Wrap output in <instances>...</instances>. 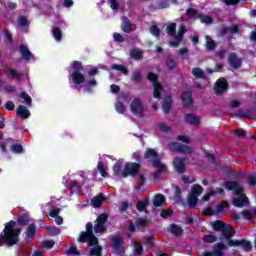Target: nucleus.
Instances as JSON below:
<instances>
[{
    "label": "nucleus",
    "instance_id": "nucleus-14",
    "mask_svg": "<svg viewBox=\"0 0 256 256\" xmlns=\"http://www.w3.org/2000/svg\"><path fill=\"white\" fill-rule=\"evenodd\" d=\"M227 249V246L223 243H219L215 246L213 252H206L203 254V256H223V251Z\"/></svg>",
    "mask_w": 256,
    "mask_h": 256
},
{
    "label": "nucleus",
    "instance_id": "nucleus-29",
    "mask_svg": "<svg viewBox=\"0 0 256 256\" xmlns=\"http://www.w3.org/2000/svg\"><path fill=\"white\" fill-rule=\"evenodd\" d=\"M253 215H255L256 217V208L253 211L245 210L242 212V217H244V219H246L247 221H252Z\"/></svg>",
    "mask_w": 256,
    "mask_h": 256
},
{
    "label": "nucleus",
    "instance_id": "nucleus-54",
    "mask_svg": "<svg viewBox=\"0 0 256 256\" xmlns=\"http://www.w3.org/2000/svg\"><path fill=\"white\" fill-rule=\"evenodd\" d=\"M12 153H23V146L16 144L11 147Z\"/></svg>",
    "mask_w": 256,
    "mask_h": 256
},
{
    "label": "nucleus",
    "instance_id": "nucleus-10",
    "mask_svg": "<svg viewBox=\"0 0 256 256\" xmlns=\"http://www.w3.org/2000/svg\"><path fill=\"white\" fill-rule=\"evenodd\" d=\"M112 245L117 255H123L127 251V247L123 245V238L121 236H114L112 238Z\"/></svg>",
    "mask_w": 256,
    "mask_h": 256
},
{
    "label": "nucleus",
    "instance_id": "nucleus-37",
    "mask_svg": "<svg viewBox=\"0 0 256 256\" xmlns=\"http://www.w3.org/2000/svg\"><path fill=\"white\" fill-rule=\"evenodd\" d=\"M98 170L102 177H107L109 173H107V165L103 164V162L98 163Z\"/></svg>",
    "mask_w": 256,
    "mask_h": 256
},
{
    "label": "nucleus",
    "instance_id": "nucleus-18",
    "mask_svg": "<svg viewBox=\"0 0 256 256\" xmlns=\"http://www.w3.org/2000/svg\"><path fill=\"white\" fill-rule=\"evenodd\" d=\"M17 116L21 117L22 119H29V117H31V112H29V109H27V107L20 105L17 108Z\"/></svg>",
    "mask_w": 256,
    "mask_h": 256
},
{
    "label": "nucleus",
    "instance_id": "nucleus-27",
    "mask_svg": "<svg viewBox=\"0 0 256 256\" xmlns=\"http://www.w3.org/2000/svg\"><path fill=\"white\" fill-rule=\"evenodd\" d=\"M18 25H19L20 31H27V27H29V22L27 21V18L19 17Z\"/></svg>",
    "mask_w": 256,
    "mask_h": 256
},
{
    "label": "nucleus",
    "instance_id": "nucleus-19",
    "mask_svg": "<svg viewBox=\"0 0 256 256\" xmlns=\"http://www.w3.org/2000/svg\"><path fill=\"white\" fill-rule=\"evenodd\" d=\"M228 62L230 63L233 69H239L241 67V60L237 58V55L230 54L228 57Z\"/></svg>",
    "mask_w": 256,
    "mask_h": 256
},
{
    "label": "nucleus",
    "instance_id": "nucleus-39",
    "mask_svg": "<svg viewBox=\"0 0 256 256\" xmlns=\"http://www.w3.org/2000/svg\"><path fill=\"white\" fill-rule=\"evenodd\" d=\"M197 196H193L192 194L188 195L187 204L189 207H196L197 206Z\"/></svg>",
    "mask_w": 256,
    "mask_h": 256
},
{
    "label": "nucleus",
    "instance_id": "nucleus-16",
    "mask_svg": "<svg viewBox=\"0 0 256 256\" xmlns=\"http://www.w3.org/2000/svg\"><path fill=\"white\" fill-rule=\"evenodd\" d=\"M227 87H228V84L225 78L218 79L215 85V91L217 95L223 93V91H227Z\"/></svg>",
    "mask_w": 256,
    "mask_h": 256
},
{
    "label": "nucleus",
    "instance_id": "nucleus-5",
    "mask_svg": "<svg viewBox=\"0 0 256 256\" xmlns=\"http://www.w3.org/2000/svg\"><path fill=\"white\" fill-rule=\"evenodd\" d=\"M144 157L153 163L155 169H157L159 173H165L167 171V166L161 163V160H159V154H157L154 149H147Z\"/></svg>",
    "mask_w": 256,
    "mask_h": 256
},
{
    "label": "nucleus",
    "instance_id": "nucleus-49",
    "mask_svg": "<svg viewBox=\"0 0 256 256\" xmlns=\"http://www.w3.org/2000/svg\"><path fill=\"white\" fill-rule=\"evenodd\" d=\"M112 69L116 71H121L122 73H124V75H127V68L123 65L115 64L112 66Z\"/></svg>",
    "mask_w": 256,
    "mask_h": 256
},
{
    "label": "nucleus",
    "instance_id": "nucleus-4",
    "mask_svg": "<svg viewBox=\"0 0 256 256\" xmlns=\"http://www.w3.org/2000/svg\"><path fill=\"white\" fill-rule=\"evenodd\" d=\"M225 187L229 191H234L235 196L233 197V205L235 207H245V205L249 203V199L243 193V186H241L239 183L235 181L226 182Z\"/></svg>",
    "mask_w": 256,
    "mask_h": 256
},
{
    "label": "nucleus",
    "instance_id": "nucleus-48",
    "mask_svg": "<svg viewBox=\"0 0 256 256\" xmlns=\"http://www.w3.org/2000/svg\"><path fill=\"white\" fill-rule=\"evenodd\" d=\"M192 73L194 75V77H198L199 79H203L205 73H203V70H201L200 68H195L192 70Z\"/></svg>",
    "mask_w": 256,
    "mask_h": 256
},
{
    "label": "nucleus",
    "instance_id": "nucleus-50",
    "mask_svg": "<svg viewBox=\"0 0 256 256\" xmlns=\"http://www.w3.org/2000/svg\"><path fill=\"white\" fill-rule=\"evenodd\" d=\"M177 29V24L172 23L167 26V33L168 35H175V30Z\"/></svg>",
    "mask_w": 256,
    "mask_h": 256
},
{
    "label": "nucleus",
    "instance_id": "nucleus-41",
    "mask_svg": "<svg viewBox=\"0 0 256 256\" xmlns=\"http://www.w3.org/2000/svg\"><path fill=\"white\" fill-rule=\"evenodd\" d=\"M26 236L28 239H33L35 237V225L30 224L27 228Z\"/></svg>",
    "mask_w": 256,
    "mask_h": 256
},
{
    "label": "nucleus",
    "instance_id": "nucleus-63",
    "mask_svg": "<svg viewBox=\"0 0 256 256\" xmlns=\"http://www.w3.org/2000/svg\"><path fill=\"white\" fill-rule=\"evenodd\" d=\"M248 183L251 186H255L256 185V175H251L248 177Z\"/></svg>",
    "mask_w": 256,
    "mask_h": 256
},
{
    "label": "nucleus",
    "instance_id": "nucleus-40",
    "mask_svg": "<svg viewBox=\"0 0 256 256\" xmlns=\"http://www.w3.org/2000/svg\"><path fill=\"white\" fill-rule=\"evenodd\" d=\"M52 34L56 41H61V37H63V34L61 33V29H59L58 27H54L52 29Z\"/></svg>",
    "mask_w": 256,
    "mask_h": 256
},
{
    "label": "nucleus",
    "instance_id": "nucleus-31",
    "mask_svg": "<svg viewBox=\"0 0 256 256\" xmlns=\"http://www.w3.org/2000/svg\"><path fill=\"white\" fill-rule=\"evenodd\" d=\"M46 231L51 237H55V235H59L61 233V229L51 226H47Z\"/></svg>",
    "mask_w": 256,
    "mask_h": 256
},
{
    "label": "nucleus",
    "instance_id": "nucleus-12",
    "mask_svg": "<svg viewBox=\"0 0 256 256\" xmlns=\"http://www.w3.org/2000/svg\"><path fill=\"white\" fill-rule=\"evenodd\" d=\"M105 223H107V214H101L97 218V223L94 227L95 233H103L105 231Z\"/></svg>",
    "mask_w": 256,
    "mask_h": 256
},
{
    "label": "nucleus",
    "instance_id": "nucleus-26",
    "mask_svg": "<svg viewBox=\"0 0 256 256\" xmlns=\"http://www.w3.org/2000/svg\"><path fill=\"white\" fill-rule=\"evenodd\" d=\"M103 201H105V197H103V194H100L92 199L91 205L96 208L101 207V203H103Z\"/></svg>",
    "mask_w": 256,
    "mask_h": 256
},
{
    "label": "nucleus",
    "instance_id": "nucleus-52",
    "mask_svg": "<svg viewBox=\"0 0 256 256\" xmlns=\"http://www.w3.org/2000/svg\"><path fill=\"white\" fill-rule=\"evenodd\" d=\"M205 243H215L217 241V236L215 235H206L204 236Z\"/></svg>",
    "mask_w": 256,
    "mask_h": 256
},
{
    "label": "nucleus",
    "instance_id": "nucleus-17",
    "mask_svg": "<svg viewBox=\"0 0 256 256\" xmlns=\"http://www.w3.org/2000/svg\"><path fill=\"white\" fill-rule=\"evenodd\" d=\"M20 53L22 59H25V61H31V59H33V54L31 53V51H29V48L25 44H22L20 46Z\"/></svg>",
    "mask_w": 256,
    "mask_h": 256
},
{
    "label": "nucleus",
    "instance_id": "nucleus-33",
    "mask_svg": "<svg viewBox=\"0 0 256 256\" xmlns=\"http://www.w3.org/2000/svg\"><path fill=\"white\" fill-rule=\"evenodd\" d=\"M113 173L116 177H123V171H121V162L118 161L114 166H113Z\"/></svg>",
    "mask_w": 256,
    "mask_h": 256
},
{
    "label": "nucleus",
    "instance_id": "nucleus-60",
    "mask_svg": "<svg viewBox=\"0 0 256 256\" xmlns=\"http://www.w3.org/2000/svg\"><path fill=\"white\" fill-rule=\"evenodd\" d=\"M178 141H181L182 143H190L191 139L189 136L186 135H180L177 137Z\"/></svg>",
    "mask_w": 256,
    "mask_h": 256
},
{
    "label": "nucleus",
    "instance_id": "nucleus-13",
    "mask_svg": "<svg viewBox=\"0 0 256 256\" xmlns=\"http://www.w3.org/2000/svg\"><path fill=\"white\" fill-rule=\"evenodd\" d=\"M185 33H187L185 26H180L178 34L175 36L174 40L169 43L170 47H179V43L183 40V35H185Z\"/></svg>",
    "mask_w": 256,
    "mask_h": 256
},
{
    "label": "nucleus",
    "instance_id": "nucleus-59",
    "mask_svg": "<svg viewBox=\"0 0 256 256\" xmlns=\"http://www.w3.org/2000/svg\"><path fill=\"white\" fill-rule=\"evenodd\" d=\"M59 213H61V209L59 208H52L50 210V217H59Z\"/></svg>",
    "mask_w": 256,
    "mask_h": 256
},
{
    "label": "nucleus",
    "instance_id": "nucleus-51",
    "mask_svg": "<svg viewBox=\"0 0 256 256\" xmlns=\"http://www.w3.org/2000/svg\"><path fill=\"white\" fill-rule=\"evenodd\" d=\"M203 215H209V216H211V215H217V210L215 209H213V208H211V207H207V208H205L204 210H203Z\"/></svg>",
    "mask_w": 256,
    "mask_h": 256
},
{
    "label": "nucleus",
    "instance_id": "nucleus-35",
    "mask_svg": "<svg viewBox=\"0 0 256 256\" xmlns=\"http://www.w3.org/2000/svg\"><path fill=\"white\" fill-rule=\"evenodd\" d=\"M217 47V43L211 39V37L206 36V49L208 51H212V49H215Z\"/></svg>",
    "mask_w": 256,
    "mask_h": 256
},
{
    "label": "nucleus",
    "instance_id": "nucleus-55",
    "mask_svg": "<svg viewBox=\"0 0 256 256\" xmlns=\"http://www.w3.org/2000/svg\"><path fill=\"white\" fill-rule=\"evenodd\" d=\"M150 33L154 36V37H159L160 34V30L157 26L153 25L150 28Z\"/></svg>",
    "mask_w": 256,
    "mask_h": 256
},
{
    "label": "nucleus",
    "instance_id": "nucleus-47",
    "mask_svg": "<svg viewBox=\"0 0 256 256\" xmlns=\"http://www.w3.org/2000/svg\"><path fill=\"white\" fill-rule=\"evenodd\" d=\"M115 109H116L117 113H120L121 115H123V113H125V106L123 105L122 102L117 101L115 104Z\"/></svg>",
    "mask_w": 256,
    "mask_h": 256
},
{
    "label": "nucleus",
    "instance_id": "nucleus-53",
    "mask_svg": "<svg viewBox=\"0 0 256 256\" xmlns=\"http://www.w3.org/2000/svg\"><path fill=\"white\" fill-rule=\"evenodd\" d=\"M55 245V242L53 240H46L42 243L43 249H51Z\"/></svg>",
    "mask_w": 256,
    "mask_h": 256
},
{
    "label": "nucleus",
    "instance_id": "nucleus-44",
    "mask_svg": "<svg viewBox=\"0 0 256 256\" xmlns=\"http://www.w3.org/2000/svg\"><path fill=\"white\" fill-rule=\"evenodd\" d=\"M147 205H149V201L148 200H142V201H139L137 203V210L138 211H145V209L147 208Z\"/></svg>",
    "mask_w": 256,
    "mask_h": 256
},
{
    "label": "nucleus",
    "instance_id": "nucleus-46",
    "mask_svg": "<svg viewBox=\"0 0 256 256\" xmlns=\"http://www.w3.org/2000/svg\"><path fill=\"white\" fill-rule=\"evenodd\" d=\"M21 99H23V103H25V105H28V107H31V97L29 95H27V93L22 92L20 94Z\"/></svg>",
    "mask_w": 256,
    "mask_h": 256
},
{
    "label": "nucleus",
    "instance_id": "nucleus-6",
    "mask_svg": "<svg viewBox=\"0 0 256 256\" xmlns=\"http://www.w3.org/2000/svg\"><path fill=\"white\" fill-rule=\"evenodd\" d=\"M72 69L74 70L72 73V80L75 85H81V83H85V76L79 72L83 71V65L81 62L74 61L72 63Z\"/></svg>",
    "mask_w": 256,
    "mask_h": 256
},
{
    "label": "nucleus",
    "instance_id": "nucleus-15",
    "mask_svg": "<svg viewBox=\"0 0 256 256\" xmlns=\"http://www.w3.org/2000/svg\"><path fill=\"white\" fill-rule=\"evenodd\" d=\"M173 166L177 173H185V158L176 157Z\"/></svg>",
    "mask_w": 256,
    "mask_h": 256
},
{
    "label": "nucleus",
    "instance_id": "nucleus-28",
    "mask_svg": "<svg viewBox=\"0 0 256 256\" xmlns=\"http://www.w3.org/2000/svg\"><path fill=\"white\" fill-rule=\"evenodd\" d=\"M78 177H81V180L79 182H77V180H75L72 183V187H76V189H79V187H81V185H83V181H85V172H83V171L79 172V175L76 176V179H78Z\"/></svg>",
    "mask_w": 256,
    "mask_h": 256
},
{
    "label": "nucleus",
    "instance_id": "nucleus-32",
    "mask_svg": "<svg viewBox=\"0 0 256 256\" xmlns=\"http://www.w3.org/2000/svg\"><path fill=\"white\" fill-rule=\"evenodd\" d=\"M122 31H124V33H129V31H131V23L129 22V19L127 18H122Z\"/></svg>",
    "mask_w": 256,
    "mask_h": 256
},
{
    "label": "nucleus",
    "instance_id": "nucleus-61",
    "mask_svg": "<svg viewBox=\"0 0 256 256\" xmlns=\"http://www.w3.org/2000/svg\"><path fill=\"white\" fill-rule=\"evenodd\" d=\"M171 215H173V210H163L161 212V217H163V219H167V217H171Z\"/></svg>",
    "mask_w": 256,
    "mask_h": 256
},
{
    "label": "nucleus",
    "instance_id": "nucleus-3",
    "mask_svg": "<svg viewBox=\"0 0 256 256\" xmlns=\"http://www.w3.org/2000/svg\"><path fill=\"white\" fill-rule=\"evenodd\" d=\"M78 241L80 243H85L88 241V244L90 245V247H93L90 250V255L101 256V251H103V248L99 246V240H97V237L93 235V224L91 223L86 224V232H82L80 234Z\"/></svg>",
    "mask_w": 256,
    "mask_h": 256
},
{
    "label": "nucleus",
    "instance_id": "nucleus-34",
    "mask_svg": "<svg viewBox=\"0 0 256 256\" xmlns=\"http://www.w3.org/2000/svg\"><path fill=\"white\" fill-rule=\"evenodd\" d=\"M169 233H172L173 235H181L183 230L178 225L172 224L170 225L168 229Z\"/></svg>",
    "mask_w": 256,
    "mask_h": 256
},
{
    "label": "nucleus",
    "instance_id": "nucleus-57",
    "mask_svg": "<svg viewBox=\"0 0 256 256\" xmlns=\"http://www.w3.org/2000/svg\"><path fill=\"white\" fill-rule=\"evenodd\" d=\"M67 255H79V250L77 247L72 246L67 250Z\"/></svg>",
    "mask_w": 256,
    "mask_h": 256
},
{
    "label": "nucleus",
    "instance_id": "nucleus-43",
    "mask_svg": "<svg viewBox=\"0 0 256 256\" xmlns=\"http://www.w3.org/2000/svg\"><path fill=\"white\" fill-rule=\"evenodd\" d=\"M130 56L133 58V59H142L143 58V51L141 50H132L131 53H130Z\"/></svg>",
    "mask_w": 256,
    "mask_h": 256
},
{
    "label": "nucleus",
    "instance_id": "nucleus-30",
    "mask_svg": "<svg viewBox=\"0 0 256 256\" xmlns=\"http://www.w3.org/2000/svg\"><path fill=\"white\" fill-rule=\"evenodd\" d=\"M237 31H239V26L234 25L231 28H223L220 33L221 35H227L228 33L235 34Z\"/></svg>",
    "mask_w": 256,
    "mask_h": 256
},
{
    "label": "nucleus",
    "instance_id": "nucleus-11",
    "mask_svg": "<svg viewBox=\"0 0 256 256\" xmlns=\"http://www.w3.org/2000/svg\"><path fill=\"white\" fill-rule=\"evenodd\" d=\"M170 149L171 151H177L178 153H186L189 155V153L193 152V149L187 145H181L177 142L170 143Z\"/></svg>",
    "mask_w": 256,
    "mask_h": 256
},
{
    "label": "nucleus",
    "instance_id": "nucleus-9",
    "mask_svg": "<svg viewBox=\"0 0 256 256\" xmlns=\"http://www.w3.org/2000/svg\"><path fill=\"white\" fill-rule=\"evenodd\" d=\"M139 169L140 166L138 163L127 162L122 172V177H129V175L135 177V175L139 173Z\"/></svg>",
    "mask_w": 256,
    "mask_h": 256
},
{
    "label": "nucleus",
    "instance_id": "nucleus-22",
    "mask_svg": "<svg viewBox=\"0 0 256 256\" xmlns=\"http://www.w3.org/2000/svg\"><path fill=\"white\" fill-rule=\"evenodd\" d=\"M189 194L193 195L194 197H199V195L203 194V187H201V185L199 184H194L191 187Z\"/></svg>",
    "mask_w": 256,
    "mask_h": 256
},
{
    "label": "nucleus",
    "instance_id": "nucleus-36",
    "mask_svg": "<svg viewBox=\"0 0 256 256\" xmlns=\"http://www.w3.org/2000/svg\"><path fill=\"white\" fill-rule=\"evenodd\" d=\"M162 109L164 113H169V111L171 110V97L168 96L165 98Z\"/></svg>",
    "mask_w": 256,
    "mask_h": 256
},
{
    "label": "nucleus",
    "instance_id": "nucleus-2",
    "mask_svg": "<svg viewBox=\"0 0 256 256\" xmlns=\"http://www.w3.org/2000/svg\"><path fill=\"white\" fill-rule=\"evenodd\" d=\"M20 234L21 229L17 228V222L10 221L6 224L3 234L0 235V246L8 245V247H13L19 241Z\"/></svg>",
    "mask_w": 256,
    "mask_h": 256
},
{
    "label": "nucleus",
    "instance_id": "nucleus-38",
    "mask_svg": "<svg viewBox=\"0 0 256 256\" xmlns=\"http://www.w3.org/2000/svg\"><path fill=\"white\" fill-rule=\"evenodd\" d=\"M158 129L161 133H169V131H171V127L165 122L158 123Z\"/></svg>",
    "mask_w": 256,
    "mask_h": 256
},
{
    "label": "nucleus",
    "instance_id": "nucleus-45",
    "mask_svg": "<svg viewBox=\"0 0 256 256\" xmlns=\"http://www.w3.org/2000/svg\"><path fill=\"white\" fill-rule=\"evenodd\" d=\"M199 19L201 23H205V25H211V23H213V18H211V16L200 15Z\"/></svg>",
    "mask_w": 256,
    "mask_h": 256
},
{
    "label": "nucleus",
    "instance_id": "nucleus-56",
    "mask_svg": "<svg viewBox=\"0 0 256 256\" xmlns=\"http://www.w3.org/2000/svg\"><path fill=\"white\" fill-rule=\"evenodd\" d=\"M109 5L113 11L119 9V2L117 0H109Z\"/></svg>",
    "mask_w": 256,
    "mask_h": 256
},
{
    "label": "nucleus",
    "instance_id": "nucleus-7",
    "mask_svg": "<svg viewBox=\"0 0 256 256\" xmlns=\"http://www.w3.org/2000/svg\"><path fill=\"white\" fill-rule=\"evenodd\" d=\"M130 111L133 113V115L142 117V115L145 113V106H143V103L139 98H134L130 105Z\"/></svg>",
    "mask_w": 256,
    "mask_h": 256
},
{
    "label": "nucleus",
    "instance_id": "nucleus-21",
    "mask_svg": "<svg viewBox=\"0 0 256 256\" xmlns=\"http://www.w3.org/2000/svg\"><path fill=\"white\" fill-rule=\"evenodd\" d=\"M213 195H223L222 188H216V190H211L207 194L202 197V201L207 202L209 201L210 197Z\"/></svg>",
    "mask_w": 256,
    "mask_h": 256
},
{
    "label": "nucleus",
    "instance_id": "nucleus-8",
    "mask_svg": "<svg viewBox=\"0 0 256 256\" xmlns=\"http://www.w3.org/2000/svg\"><path fill=\"white\" fill-rule=\"evenodd\" d=\"M148 79L153 83L154 91L153 96L155 99H160L161 95H163V86L157 82V75L154 73L148 74Z\"/></svg>",
    "mask_w": 256,
    "mask_h": 256
},
{
    "label": "nucleus",
    "instance_id": "nucleus-23",
    "mask_svg": "<svg viewBox=\"0 0 256 256\" xmlns=\"http://www.w3.org/2000/svg\"><path fill=\"white\" fill-rule=\"evenodd\" d=\"M164 204H165V196H163L162 194H157L153 199V205L155 207H161Z\"/></svg>",
    "mask_w": 256,
    "mask_h": 256
},
{
    "label": "nucleus",
    "instance_id": "nucleus-25",
    "mask_svg": "<svg viewBox=\"0 0 256 256\" xmlns=\"http://www.w3.org/2000/svg\"><path fill=\"white\" fill-rule=\"evenodd\" d=\"M133 245V256H141L143 255V245L134 242Z\"/></svg>",
    "mask_w": 256,
    "mask_h": 256
},
{
    "label": "nucleus",
    "instance_id": "nucleus-64",
    "mask_svg": "<svg viewBox=\"0 0 256 256\" xmlns=\"http://www.w3.org/2000/svg\"><path fill=\"white\" fill-rule=\"evenodd\" d=\"M114 41H117L118 43H122L123 41V36L119 33H114L113 34Z\"/></svg>",
    "mask_w": 256,
    "mask_h": 256
},
{
    "label": "nucleus",
    "instance_id": "nucleus-20",
    "mask_svg": "<svg viewBox=\"0 0 256 256\" xmlns=\"http://www.w3.org/2000/svg\"><path fill=\"white\" fill-rule=\"evenodd\" d=\"M185 121L186 123H189V125H199L201 123V119L195 114H187Z\"/></svg>",
    "mask_w": 256,
    "mask_h": 256
},
{
    "label": "nucleus",
    "instance_id": "nucleus-1",
    "mask_svg": "<svg viewBox=\"0 0 256 256\" xmlns=\"http://www.w3.org/2000/svg\"><path fill=\"white\" fill-rule=\"evenodd\" d=\"M214 231H221L224 239H226V245L228 247H241L243 251H251V242L247 240H233L231 237L235 235V229L229 224H225L223 221H216L211 223Z\"/></svg>",
    "mask_w": 256,
    "mask_h": 256
},
{
    "label": "nucleus",
    "instance_id": "nucleus-62",
    "mask_svg": "<svg viewBox=\"0 0 256 256\" xmlns=\"http://www.w3.org/2000/svg\"><path fill=\"white\" fill-rule=\"evenodd\" d=\"M147 225V220L145 218H140L136 221L137 227H145Z\"/></svg>",
    "mask_w": 256,
    "mask_h": 256
},
{
    "label": "nucleus",
    "instance_id": "nucleus-24",
    "mask_svg": "<svg viewBox=\"0 0 256 256\" xmlns=\"http://www.w3.org/2000/svg\"><path fill=\"white\" fill-rule=\"evenodd\" d=\"M182 102L184 103L185 107L193 103V99L191 98V91H186L182 94Z\"/></svg>",
    "mask_w": 256,
    "mask_h": 256
},
{
    "label": "nucleus",
    "instance_id": "nucleus-42",
    "mask_svg": "<svg viewBox=\"0 0 256 256\" xmlns=\"http://www.w3.org/2000/svg\"><path fill=\"white\" fill-rule=\"evenodd\" d=\"M229 207V203L223 202L216 207V213H225Z\"/></svg>",
    "mask_w": 256,
    "mask_h": 256
},
{
    "label": "nucleus",
    "instance_id": "nucleus-58",
    "mask_svg": "<svg viewBox=\"0 0 256 256\" xmlns=\"http://www.w3.org/2000/svg\"><path fill=\"white\" fill-rule=\"evenodd\" d=\"M182 181L183 183H186V184H191V183H195V178H190L189 176L187 175H183L182 176Z\"/></svg>",
    "mask_w": 256,
    "mask_h": 256
}]
</instances>
